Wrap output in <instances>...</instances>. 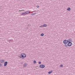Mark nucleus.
<instances>
[{
	"mask_svg": "<svg viewBox=\"0 0 75 75\" xmlns=\"http://www.w3.org/2000/svg\"><path fill=\"white\" fill-rule=\"evenodd\" d=\"M20 58L22 59H24V58L26 57V55L25 53H22L21 54V55H20Z\"/></svg>",
	"mask_w": 75,
	"mask_h": 75,
	"instance_id": "obj_1",
	"label": "nucleus"
},
{
	"mask_svg": "<svg viewBox=\"0 0 75 75\" xmlns=\"http://www.w3.org/2000/svg\"><path fill=\"white\" fill-rule=\"evenodd\" d=\"M72 42H69L67 43V45L68 47H71V46L72 45Z\"/></svg>",
	"mask_w": 75,
	"mask_h": 75,
	"instance_id": "obj_2",
	"label": "nucleus"
},
{
	"mask_svg": "<svg viewBox=\"0 0 75 75\" xmlns=\"http://www.w3.org/2000/svg\"><path fill=\"white\" fill-rule=\"evenodd\" d=\"M68 42V40H64L63 42V43L64 44H67Z\"/></svg>",
	"mask_w": 75,
	"mask_h": 75,
	"instance_id": "obj_3",
	"label": "nucleus"
},
{
	"mask_svg": "<svg viewBox=\"0 0 75 75\" xmlns=\"http://www.w3.org/2000/svg\"><path fill=\"white\" fill-rule=\"evenodd\" d=\"M39 67L41 68H45V65L43 64H41L40 65Z\"/></svg>",
	"mask_w": 75,
	"mask_h": 75,
	"instance_id": "obj_4",
	"label": "nucleus"
},
{
	"mask_svg": "<svg viewBox=\"0 0 75 75\" xmlns=\"http://www.w3.org/2000/svg\"><path fill=\"white\" fill-rule=\"evenodd\" d=\"M25 14L23 15V16H25L26 15V14H29L30 13V12L29 11H27L25 12Z\"/></svg>",
	"mask_w": 75,
	"mask_h": 75,
	"instance_id": "obj_5",
	"label": "nucleus"
},
{
	"mask_svg": "<svg viewBox=\"0 0 75 75\" xmlns=\"http://www.w3.org/2000/svg\"><path fill=\"white\" fill-rule=\"evenodd\" d=\"M8 63V62L7 61L5 62L4 63V67H6L7 66V65Z\"/></svg>",
	"mask_w": 75,
	"mask_h": 75,
	"instance_id": "obj_6",
	"label": "nucleus"
},
{
	"mask_svg": "<svg viewBox=\"0 0 75 75\" xmlns=\"http://www.w3.org/2000/svg\"><path fill=\"white\" fill-rule=\"evenodd\" d=\"M8 42H9V43H11V42H13V40H8Z\"/></svg>",
	"mask_w": 75,
	"mask_h": 75,
	"instance_id": "obj_7",
	"label": "nucleus"
},
{
	"mask_svg": "<svg viewBox=\"0 0 75 75\" xmlns=\"http://www.w3.org/2000/svg\"><path fill=\"white\" fill-rule=\"evenodd\" d=\"M67 41H68V42H72V39H68Z\"/></svg>",
	"mask_w": 75,
	"mask_h": 75,
	"instance_id": "obj_8",
	"label": "nucleus"
},
{
	"mask_svg": "<svg viewBox=\"0 0 75 75\" xmlns=\"http://www.w3.org/2000/svg\"><path fill=\"white\" fill-rule=\"evenodd\" d=\"M0 62L1 63H4L3 62H4V59H3L2 60H0Z\"/></svg>",
	"mask_w": 75,
	"mask_h": 75,
	"instance_id": "obj_9",
	"label": "nucleus"
},
{
	"mask_svg": "<svg viewBox=\"0 0 75 75\" xmlns=\"http://www.w3.org/2000/svg\"><path fill=\"white\" fill-rule=\"evenodd\" d=\"M27 63H24V64L23 65V67H27Z\"/></svg>",
	"mask_w": 75,
	"mask_h": 75,
	"instance_id": "obj_10",
	"label": "nucleus"
},
{
	"mask_svg": "<svg viewBox=\"0 0 75 75\" xmlns=\"http://www.w3.org/2000/svg\"><path fill=\"white\" fill-rule=\"evenodd\" d=\"M43 25L44 27H46L47 26V24H44Z\"/></svg>",
	"mask_w": 75,
	"mask_h": 75,
	"instance_id": "obj_11",
	"label": "nucleus"
},
{
	"mask_svg": "<svg viewBox=\"0 0 75 75\" xmlns=\"http://www.w3.org/2000/svg\"><path fill=\"white\" fill-rule=\"evenodd\" d=\"M64 46L66 47V48H67L68 47V45L65 44L64 45Z\"/></svg>",
	"mask_w": 75,
	"mask_h": 75,
	"instance_id": "obj_12",
	"label": "nucleus"
},
{
	"mask_svg": "<svg viewBox=\"0 0 75 75\" xmlns=\"http://www.w3.org/2000/svg\"><path fill=\"white\" fill-rule=\"evenodd\" d=\"M67 11H70L71 10V8L70 7H69L67 9Z\"/></svg>",
	"mask_w": 75,
	"mask_h": 75,
	"instance_id": "obj_13",
	"label": "nucleus"
},
{
	"mask_svg": "<svg viewBox=\"0 0 75 75\" xmlns=\"http://www.w3.org/2000/svg\"><path fill=\"white\" fill-rule=\"evenodd\" d=\"M25 14V12H24L21 15V16H23V15H24Z\"/></svg>",
	"mask_w": 75,
	"mask_h": 75,
	"instance_id": "obj_14",
	"label": "nucleus"
},
{
	"mask_svg": "<svg viewBox=\"0 0 75 75\" xmlns=\"http://www.w3.org/2000/svg\"><path fill=\"white\" fill-rule=\"evenodd\" d=\"M41 36H44V33H42L40 35Z\"/></svg>",
	"mask_w": 75,
	"mask_h": 75,
	"instance_id": "obj_15",
	"label": "nucleus"
},
{
	"mask_svg": "<svg viewBox=\"0 0 75 75\" xmlns=\"http://www.w3.org/2000/svg\"><path fill=\"white\" fill-rule=\"evenodd\" d=\"M35 14H36V13H33L31 15L32 16H34V15H35Z\"/></svg>",
	"mask_w": 75,
	"mask_h": 75,
	"instance_id": "obj_16",
	"label": "nucleus"
},
{
	"mask_svg": "<svg viewBox=\"0 0 75 75\" xmlns=\"http://www.w3.org/2000/svg\"><path fill=\"white\" fill-rule=\"evenodd\" d=\"M33 62H34V64H35L37 62H36V61H35V60H34L33 61Z\"/></svg>",
	"mask_w": 75,
	"mask_h": 75,
	"instance_id": "obj_17",
	"label": "nucleus"
},
{
	"mask_svg": "<svg viewBox=\"0 0 75 75\" xmlns=\"http://www.w3.org/2000/svg\"><path fill=\"white\" fill-rule=\"evenodd\" d=\"M60 67H64V66H63V65H62V64H61L60 65Z\"/></svg>",
	"mask_w": 75,
	"mask_h": 75,
	"instance_id": "obj_18",
	"label": "nucleus"
},
{
	"mask_svg": "<svg viewBox=\"0 0 75 75\" xmlns=\"http://www.w3.org/2000/svg\"><path fill=\"white\" fill-rule=\"evenodd\" d=\"M38 64H41V62H39Z\"/></svg>",
	"mask_w": 75,
	"mask_h": 75,
	"instance_id": "obj_19",
	"label": "nucleus"
},
{
	"mask_svg": "<svg viewBox=\"0 0 75 75\" xmlns=\"http://www.w3.org/2000/svg\"><path fill=\"white\" fill-rule=\"evenodd\" d=\"M43 25H42L40 26V27H41V28H42V27H43Z\"/></svg>",
	"mask_w": 75,
	"mask_h": 75,
	"instance_id": "obj_20",
	"label": "nucleus"
},
{
	"mask_svg": "<svg viewBox=\"0 0 75 75\" xmlns=\"http://www.w3.org/2000/svg\"><path fill=\"white\" fill-rule=\"evenodd\" d=\"M48 74H51V71H50L48 72Z\"/></svg>",
	"mask_w": 75,
	"mask_h": 75,
	"instance_id": "obj_21",
	"label": "nucleus"
},
{
	"mask_svg": "<svg viewBox=\"0 0 75 75\" xmlns=\"http://www.w3.org/2000/svg\"><path fill=\"white\" fill-rule=\"evenodd\" d=\"M36 7H37V8H38V7H39V6H38V5Z\"/></svg>",
	"mask_w": 75,
	"mask_h": 75,
	"instance_id": "obj_22",
	"label": "nucleus"
},
{
	"mask_svg": "<svg viewBox=\"0 0 75 75\" xmlns=\"http://www.w3.org/2000/svg\"><path fill=\"white\" fill-rule=\"evenodd\" d=\"M1 66H2V64L0 63V67H1Z\"/></svg>",
	"mask_w": 75,
	"mask_h": 75,
	"instance_id": "obj_23",
	"label": "nucleus"
},
{
	"mask_svg": "<svg viewBox=\"0 0 75 75\" xmlns=\"http://www.w3.org/2000/svg\"><path fill=\"white\" fill-rule=\"evenodd\" d=\"M50 71V72H51V73H52V72H53V71Z\"/></svg>",
	"mask_w": 75,
	"mask_h": 75,
	"instance_id": "obj_24",
	"label": "nucleus"
},
{
	"mask_svg": "<svg viewBox=\"0 0 75 75\" xmlns=\"http://www.w3.org/2000/svg\"><path fill=\"white\" fill-rule=\"evenodd\" d=\"M35 11H34L33 12H33H35Z\"/></svg>",
	"mask_w": 75,
	"mask_h": 75,
	"instance_id": "obj_25",
	"label": "nucleus"
},
{
	"mask_svg": "<svg viewBox=\"0 0 75 75\" xmlns=\"http://www.w3.org/2000/svg\"><path fill=\"white\" fill-rule=\"evenodd\" d=\"M21 11H22L21 10Z\"/></svg>",
	"mask_w": 75,
	"mask_h": 75,
	"instance_id": "obj_26",
	"label": "nucleus"
}]
</instances>
